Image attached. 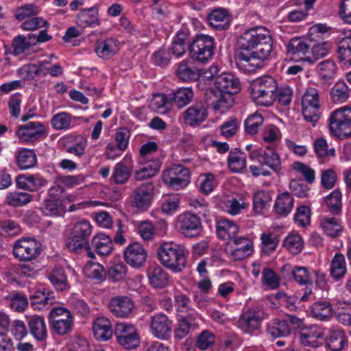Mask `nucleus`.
Returning <instances> with one entry per match:
<instances>
[{"label":"nucleus","mask_w":351,"mask_h":351,"mask_svg":"<svg viewBox=\"0 0 351 351\" xmlns=\"http://www.w3.org/2000/svg\"><path fill=\"white\" fill-rule=\"evenodd\" d=\"M31 306L39 311L48 308L56 302L54 293L45 288L37 289L30 296Z\"/></svg>","instance_id":"20"},{"label":"nucleus","mask_w":351,"mask_h":351,"mask_svg":"<svg viewBox=\"0 0 351 351\" xmlns=\"http://www.w3.org/2000/svg\"><path fill=\"white\" fill-rule=\"evenodd\" d=\"M233 104L234 98L232 95L221 93L217 101H216L213 108L215 111L224 113L233 106Z\"/></svg>","instance_id":"62"},{"label":"nucleus","mask_w":351,"mask_h":351,"mask_svg":"<svg viewBox=\"0 0 351 351\" xmlns=\"http://www.w3.org/2000/svg\"><path fill=\"white\" fill-rule=\"evenodd\" d=\"M154 185L151 182L141 184L133 192L132 206L142 211L147 210L154 198Z\"/></svg>","instance_id":"11"},{"label":"nucleus","mask_w":351,"mask_h":351,"mask_svg":"<svg viewBox=\"0 0 351 351\" xmlns=\"http://www.w3.org/2000/svg\"><path fill=\"white\" fill-rule=\"evenodd\" d=\"M271 201V197L267 192L261 191L256 193L253 197L254 211L258 214L263 213Z\"/></svg>","instance_id":"54"},{"label":"nucleus","mask_w":351,"mask_h":351,"mask_svg":"<svg viewBox=\"0 0 351 351\" xmlns=\"http://www.w3.org/2000/svg\"><path fill=\"white\" fill-rule=\"evenodd\" d=\"M147 276L150 285L154 288L162 289L169 285V274L159 265L149 267Z\"/></svg>","instance_id":"27"},{"label":"nucleus","mask_w":351,"mask_h":351,"mask_svg":"<svg viewBox=\"0 0 351 351\" xmlns=\"http://www.w3.org/2000/svg\"><path fill=\"white\" fill-rule=\"evenodd\" d=\"M296 282L301 285L311 287V280L308 269L304 267H295L291 271Z\"/></svg>","instance_id":"58"},{"label":"nucleus","mask_w":351,"mask_h":351,"mask_svg":"<svg viewBox=\"0 0 351 351\" xmlns=\"http://www.w3.org/2000/svg\"><path fill=\"white\" fill-rule=\"evenodd\" d=\"M114 334L118 343L126 349H132L139 344V338L136 330L131 324H117Z\"/></svg>","instance_id":"12"},{"label":"nucleus","mask_w":351,"mask_h":351,"mask_svg":"<svg viewBox=\"0 0 351 351\" xmlns=\"http://www.w3.org/2000/svg\"><path fill=\"white\" fill-rule=\"evenodd\" d=\"M228 164L231 171L240 172L246 167L245 154L237 148L231 149L228 158Z\"/></svg>","instance_id":"38"},{"label":"nucleus","mask_w":351,"mask_h":351,"mask_svg":"<svg viewBox=\"0 0 351 351\" xmlns=\"http://www.w3.org/2000/svg\"><path fill=\"white\" fill-rule=\"evenodd\" d=\"M49 318L54 331L60 335L67 334L72 328L73 317L69 310L62 307H56L51 310Z\"/></svg>","instance_id":"10"},{"label":"nucleus","mask_w":351,"mask_h":351,"mask_svg":"<svg viewBox=\"0 0 351 351\" xmlns=\"http://www.w3.org/2000/svg\"><path fill=\"white\" fill-rule=\"evenodd\" d=\"M276 101L283 106H289L293 97V90L289 86L278 87V90L274 93Z\"/></svg>","instance_id":"60"},{"label":"nucleus","mask_w":351,"mask_h":351,"mask_svg":"<svg viewBox=\"0 0 351 351\" xmlns=\"http://www.w3.org/2000/svg\"><path fill=\"white\" fill-rule=\"evenodd\" d=\"M235 51L236 64L245 71L261 67L273 49V40L269 31L261 26L246 30L237 40Z\"/></svg>","instance_id":"1"},{"label":"nucleus","mask_w":351,"mask_h":351,"mask_svg":"<svg viewBox=\"0 0 351 351\" xmlns=\"http://www.w3.org/2000/svg\"><path fill=\"white\" fill-rule=\"evenodd\" d=\"M320 224L324 232L332 238L337 237L341 231V226L335 217L323 218Z\"/></svg>","instance_id":"53"},{"label":"nucleus","mask_w":351,"mask_h":351,"mask_svg":"<svg viewBox=\"0 0 351 351\" xmlns=\"http://www.w3.org/2000/svg\"><path fill=\"white\" fill-rule=\"evenodd\" d=\"M162 181L169 187L179 190L189 183V170L182 165L172 166L163 172Z\"/></svg>","instance_id":"9"},{"label":"nucleus","mask_w":351,"mask_h":351,"mask_svg":"<svg viewBox=\"0 0 351 351\" xmlns=\"http://www.w3.org/2000/svg\"><path fill=\"white\" fill-rule=\"evenodd\" d=\"M42 210L45 215L48 216H61L65 213L61 198L49 196L45 199Z\"/></svg>","instance_id":"34"},{"label":"nucleus","mask_w":351,"mask_h":351,"mask_svg":"<svg viewBox=\"0 0 351 351\" xmlns=\"http://www.w3.org/2000/svg\"><path fill=\"white\" fill-rule=\"evenodd\" d=\"M267 317L262 308H250L240 315L238 326L244 333L252 335L261 328L263 320Z\"/></svg>","instance_id":"6"},{"label":"nucleus","mask_w":351,"mask_h":351,"mask_svg":"<svg viewBox=\"0 0 351 351\" xmlns=\"http://www.w3.org/2000/svg\"><path fill=\"white\" fill-rule=\"evenodd\" d=\"M5 298L9 300L10 307L14 312L22 313L28 307L27 298L18 291H13Z\"/></svg>","instance_id":"47"},{"label":"nucleus","mask_w":351,"mask_h":351,"mask_svg":"<svg viewBox=\"0 0 351 351\" xmlns=\"http://www.w3.org/2000/svg\"><path fill=\"white\" fill-rule=\"evenodd\" d=\"M175 228L186 238L192 239L200 234L202 232L200 217L190 212H185L176 218Z\"/></svg>","instance_id":"8"},{"label":"nucleus","mask_w":351,"mask_h":351,"mask_svg":"<svg viewBox=\"0 0 351 351\" xmlns=\"http://www.w3.org/2000/svg\"><path fill=\"white\" fill-rule=\"evenodd\" d=\"M134 303L128 295H117L110 298L108 304L110 311L116 317L128 318L134 309Z\"/></svg>","instance_id":"13"},{"label":"nucleus","mask_w":351,"mask_h":351,"mask_svg":"<svg viewBox=\"0 0 351 351\" xmlns=\"http://www.w3.org/2000/svg\"><path fill=\"white\" fill-rule=\"evenodd\" d=\"M193 91L191 88H180L169 93V99L173 106L182 108L186 106L193 97Z\"/></svg>","instance_id":"36"},{"label":"nucleus","mask_w":351,"mask_h":351,"mask_svg":"<svg viewBox=\"0 0 351 351\" xmlns=\"http://www.w3.org/2000/svg\"><path fill=\"white\" fill-rule=\"evenodd\" d=\"M294 199L289 192H284L278 196L274 210L281 216H287L293 209Z\"/></svg>","instance_id":"40"},{"label":"nucleus","mask_w":351,"mask_h":351,"mask_svg":"<svg viewBox=\"0 0 351 351\" xmlns=\"http://www.w3.org/2000/svg\"><path fill=\"white\" fill-rule=\"evenodd\" d=\"M28 331L38 341H44L47 339V324L43 316L38 315H25Z\"/></svg>","instance_id":"18"},{"label":"nucleus","mask_w":351,"mask_h":351,"mask_svg":"<svg viewBox=\"0 0 351 351\" xmlns=\"http://www.w3.org/2000/svg\"><path fill=\"white\" fill-rule=\"evenodd\" d=\"M337 52L340 62L351 65V36L343 38L339 42Z\"/></svg>","instance_id":"52"},{"label":"nucleus","mask_w":351,"mask_h":351,"mask_svg":"<svg viewBox=\"0 0 351 351\" xmlns=\"http://www.w3.org/2000/svg\"><path fill=\"white\" fill-rule=\"evenodd\" d=\"M217 234L219 239L234 241H252L255 237H240L235 239L238 233L239 228L233 221L228 219H221L217 222L216 225Z\"/></svg>","instance_id":"14"},{"label":"nucleus","mask_w":351,"mask_h":351,"mask_svg":"<svg viewBox=\"0 0 351 351\" xmlns=\"http://www.w3.org/2000/svg\"><path fill=\"white\" fill-rule=\"evenodd\" d=\"M331 99L335 103H343L349 96V88L343 81L337 82L330 90Z\"/></svg>","instance_id":"50"},{"label":"nucleus","mask_w":351,"mask_h":351,"mask_svg":"<svg viewBox=\"0 0 351 351\" xmlns=\"http://www.w3.org/2000/svg\"><path fill=\"white\" fill-rule=\"evenodd\" d=\"M147 258V252L141 243H131L124 251L125 261L134 268L141 267Z\"/></svg>","instance_id":"16"},{"label":"nucleus","mask_w":351,"mask_h":351,"mask_svg":"<svg viewBox=\"0 0 351 351\" xmlns=\"http://www.w3.org/2000/svg\"><path fill=\"white\" fill-rule=\"evenodd\" d=\"M326 204L330 213L339 214L341 210V193L338 190H334L326 197Z\"/></svg>","instance_id":"57"},{"label":"nucleus","mask_w":351,"mask_h":351,"mask_svg":"<svg viewBox=\"0 0 351 351\" xmlns=\"http://www.w3.org/2000/svg\"><path fill=\"white\" fill-rule=\"evenodd\" d=\"M249 89L257 105L270 106L276 101L274 93L278 90V84L274 77L265 75L252 80Z\"/></svg>","instance_id":"3"},{"label":"nucleus","mask_w":351,"mask_h":351,"mask_svg":"<svg viewBox=\"0 0 351 351\" xmlns=\"http://www.w3.org/2000/svg\"><path fill=\"white\" fill-rule=\"evenodd\" d=\"M33 200V195L27 192H9L6 196L5 203L12 207H22Z\"/></svg>","instance_id":"42"},{"label":"nucleus","mask_w":351,"mask_h":351,"mask_svg":"<svg viewBox=\"0 0 351 351\" xmlns=\"http://www.w3.org/2000/svg\"><path fill=\"white\" fill-rule=\"evenodd\" d=\"M194 319L191 315L182 317L178 321V327L175 330V337L178 339L185 338L190 332Z\"/></svg>","instance_id":"56"},{"label":"nucleus","mask_w":351,"mask_h":351,"mask_svg":"<svg viewBox=\"0 0 351 351\" xmlns=\"http://www.w3.org/2000/svg\"><path fill=\"white\" fill-rule=\"evenodd\" d=\"M214 49V38L206 34L196 35L188 46L191 59L202 64H206L212 59Z\"/></svg>","instance_id":"4"},{"label":"nucleus","mask_w":351,"mask_h":351,"mask_svg":"<svg viewBox=\"0 0 351 351\" xmlns=\"http://www.w3.org/2000/svg\"><path fill=\"white\" fill-rule=\"evenodd\" d=\"M83 271L88 278L100 282L104 281L106 278V271L99 263L90 261L85 265Z\"/></svg>","instance_id":"48"},{"label":"nucleus","mask_w":351,"mask_h":351,"mask_svg":"<svg viewBox=\"0 0 351 351\" xmlns=\"http://www.w3.org/2000/svg\"><path fill=\"white\" fill-rule=\"evenodd\" d=\"M119 49L118 40L109 38L103 40H97L95 51L99 58L108 60L114 56Z\"/></svg>","instance_id":"25"},{"label":"nucleus","mask_w":351,"mask_h":351,"mask_svg":"<svg viewBox=\"0 0 351 351\" xmlns=\"http://www.w3.org/2000/svg\"><path fill=\"white\" fill-rule=\"evenodd\" d=\"M313 146L316 156L319 158L334 157L335 155V149L334 148L328 149V143L323 138H317L314 142Z\"/></svg>","instance_id":"55"},{"label":"nucleus","mask_w":351,"mask_h":351,"mask_svg":"<svg viewBox=\"0 0 351 351\" xmlns=\"http://www.w3.org/2000/svg\"><path fill=\"white\" fill-rule=\"evenodd\" d=\"M18 166L21 169H27L34 167L36 164V155L34 150L24 149L19 152L16 156Z\"/></svg>","instance_id":"46"},{"label":"nucleus","mask_w":351,"mask_h":351,"mask_svg":"<svg viewBox=\"0 0 351 351\" xmlns=\"http://www.w3.org/2000/svg\"><path fill=\"white\" fill-rule=\"evenodd\" d=\"M171 325V321L162 313L154 315L150 323L153 335L162 339H168L170 336Z\"/></svg>","instance_id":"21"},{"label":"nucleus","mask_w":351,"mask_h":351,"mask_svg":"<svg viewBox=\"0 0 351 351\" xmlns=\"http://www.w3.org/2000/svg\"><path fill=\"white\" fill-rule=\"evenodd\" d=\"M42 64H28L18 70V73L23 76L25 80H34L37 76L45 77L48 74L47 68H43Z\"/></svg>","instance_id":"45"},{"label":"nucleus","mask_w":351,"mask_h":351,"mask_svg":"<svg viewBox=\"0 0 351 351\" xmlns=\"http://www.w3.org/2000/svg\"><path fill=\"white\" fill-rule=\"evenodd\" d=\"M302 114L305 121L315 125L321 117L319 91L315 88H308L302 99Z\"/></svg>","instance_id":"7"},{"label":"nucleus","mask_w":351,"mask_h":351,"mask_svg":"<svg viewBox=\"0 0 351 351\" xmlns=\"http://www.w3.org/2000/svg\"><path fill=\"white\" fill-rule=\"evenodd\" d=\"M300 320L294 316H290L289 319H274L267 326V332L274 339L285 337L290 335V323L297 324Z\"/></svg>","instance_id":"15"},{"label":"nucleus","mask_w":351,"mask_h":351,"mask_svg":"<svg viewBox=\"0 0 351 351\" xmlns=\"http://www.w3.org/2000/svg\"><path fill=\"white\" fill-rule=\"evenodd\" d=\"M330 133L339 138L351 136V108L344 106L333 110L328 120Z\"/></svg>","instance_id":"5"},{"label":"nucleus","mask_w":351,"mask_h":351,"mask_svg":"<svg viewBox=\"0 0 351 351\" xmlns=\"http://www.w3.org/2000/svg\"><path fill=\"white\" fill-rule=\"evenodd\" d=\"M184 114L186 123L190 125L204 121L208 115L207 110L202 102H195Z\"/></svg>","instance_id":"26"},{"label":"nucleus","mask_w":351,"mask_h":351,"mask_svg":"<svg viewBox=\"0 0 351 351\" xmlns=\"http://www.w3.org/2000/svg\"><path fill=\"white\" fill-rule=\"evenodd\" d=\"M312 50V57H307L306 60L309 62L315 61L326 56L329 53V48L326 43H320L313 44L311 46Z\"/></svg>","instance_id":"63"},{"label":"nucleus","mask_w":351,"mask_h":351,"mask_svg":"<svg viewBox=\"0 0 351 351\" xmlns=\"http://www.w3.org/2000/svg\"><path fill=\"white\" fill-rule=\"evenodd\" d=\"M156 254L161 264L173 273L182 272L186 267L189 252L183 245L162 243Z\"/></svg>","instance_id":"2"},{"label":"nucleus","mask_w":351,"mask_h":351,"mask_svg":"<svg viewBox=\"0 0 351 351\" xmlns=\"http://www.w3.org/2000/svg\"><path fill=\"white\" fill-rule=\"evenodd\" d=\"M176 73L179 80L189 82L197 80L201 75L200 70L193 66V62L189 60H184L178 64Z\"/></svg>","instance_id":"24"},{"label":"nucleus","mask_w":351,"mask_h":351,"mask_svg":"<svg viewBox=\"0 0 351 351\" xmlns=\"http://www.w3.org/2000/svg\"><path fill=\"white\" fill-rule=\"evenodd\" d=\"M263 122V117L261 114L250 115L245 121V130L249 134H255L258 132V128Z\"/></svg>","instance_id":"59"},{"label":"nucleus","mask_w":351,"mask_h":351,"mask_svg":"<svg viewBox=\"0 0 351 351\" xmlns=\"http://www.w3.org/2000/svg\"><path fill=\"white\" fill-rule=\"evenodd\" d=\"M48 279L53 286L58 291H64L69 288L64 270L62 267H56L47 275Z\"/></svg>","instance_id":"41"},{"label":"nucleus","mask_w":351,"mask_h":351,"mask_svg":"<svg viewBox=\"0 0 351 351\" xmlns=\"http://www.w3.org/2000/svg\"><path fill=\"white\" fill-rule=\"evenodd\" d=\"M128 271L127 266L122 262L113 264L108 269L109 278L119 281L124 278Z\"/></svg>","instance_id":"64"},{"label":"nucleus","mask_w":351,"mask_h":351,"mask_svg":"<svg viewBox=\"0 0 351 351\" xmlns=\"http://www.w3.org/2000/svg\"><path fill=\"white\" fill-rule=\"evenodd\" d=\"M207 19L209 25L216 30L226 29L230 25V18L224 9L213 10L208 15Z\"/></svg>","instance_id":"33"},{"label":"nucleus","mask_w":351,"mask_h":351,"mask_svg":"<svg viewBox=\"0 0 351 351\" xmlns=\"http://www.w3.org/2000/svg\"><path fill=\"white\" fill-rule=\"evenodd\" d=\"M93 331L97 339H109L112 335V328L110 320L104 317L97 318L93 326Z\"/></svg>","instance_id":"32"},{"label":"nucleus","mask_w":351,"mask_h":351,"mask_svg":"<svg viewBox=\"0 0 351 351\" xmlns=\"http://www.w3.org/2000/svg\"><path fill=\"white\" fill-rule=\"evenodd\" d=\"M131 176V170L122 162L115 165L112 179L117 184H123Z\"/></svg>","instance_id":"51"},{"label":"nucleus","mask_w":351,"mask_h":351,"mask_svg":"<svg viewBox=\"0 0 351 351\" xmlns=\"http://www.w3.org/2000/svg\"><path fill=\"white\" fill-rule=\"evenodd\" d=\"M93 232V227L87 220L76 222L71 232V241H88Z\"/></svg>","instance_id":"31"},{"label":"nucleus","mask_w":351,"mask_h":351,"mask_svg":"<svg viewBox=\"0 0 351 351\" xmlns=\"http://www.w3.org/2000/svg\"><path fill=\"white\" fill-rule=\"evenodd\" d=\"M326 347L331 351H341L348 343V339L343 330H331L325 338Z\"/></svg>","instance_id":"29"},{"label":"nucleus","mask_w":351,"mask_h":351,"mask_svg":"<svg viewBox=\"0 0 351 351\" xmlns=\"http://www.w3.org/2000/svg\"><path fill=\"white\" fill-rule=\"evenodd\" d=\"M130 135V131L126 128H121L115 134L116 145L110 143L106 147V154L108 158L113 159L115 156L120 155L119 153H113L116 149L122 152L128 147Z\"/></svg>","instance_id":"28"},{"label":"nucleus","mask_w":351,"mask_h":351,"mask_svg":"<svg viewBox=\"0 0 351 351\" xmlns=\"http://www.w3.org/2000/svg\"><path fill=\"white\" fill-rule=\"evenodd\" d=\"M215 85L223 93L237 94L241 90L239 80L230 73H223L215 77Z\"/></svg>","instance_id":"19"},{"label":"nucleus","mask_w":351,"mask_h":351,"mask_svg":"<svg viewBox=\"0 0 351 351\" xmlns=\"http://www.w3.org/2000/svg\"><path fill=\"white\" fill-rule=\"evenodd\" d=\"M323 338L324 332L322 329L316 325L304 327L300 333L301 343L308 347H319Z\"/></svg>","instance_id":"22"},{"label":"nucleus","mask_w":351,"mask_h":351,"mask_svg":"<svg viewBox=\"0 0 351 351\" xmlns=\"http://www.w3.org/2000/svg\"><path fill=\"white\" fill-rule=\"evenodd\" d=\"M316 71L320 79L330 83V81L336 77L337 66L333 60H324L317 64Z\"/></svg>","instance_id":"30"},{"label":"nucleus","mask_w":351,"mask_h":351,"mask_svg":"<svg viewBox=\"0 0 351 351\" xmlns=\"http://www.w3.org/2000/svg\"><path fill=\"white\" fill-rule=\"evenodd\" d=\"M41 252L40 243H15L13 248L14 256L21 261L35 258Z\"/></svg>","instance_id":"23"},{"label":"nucleus","mask_w":351,"mask_h":351,"mask_svg":"<svg viewBox=\"0 0 351 351\" xmlns=\"http://www.w3.org/2000/svg\"><path fill=\"white\" fill-rule=\"evenodd\" d=\"M262 155V158L259 159V162L261 165H265L276 173L280 171V158L274 147H267L263 150Z\"/></svg>","instance_id":"35"},{"label":"nucleus","mask_w":351,"mask_h":351,"mask_svg":"<svg viewBox=\"0 0 351 351\" xmlns=\"http://www.w3.org/2000/svg\"><path fill=\"white\" fill-rule=\"evenodd\" d=\"M313 316L320 321H327L332 316V308L327 302H317L312 306Z\"/></svg>","instance_id":"49"},{"label":"nucleus","mask_w":351,"mask_h":351,"mask_svg":"<svg viewBox=\"0 0 351 351\" xmlns=\"http://www.w3.org/2000/svg\"><path fill=\"white\" fill-rule=\"evenodd\" d=\"M330 276L336 280L341 279L346 274L345 258L342 254L337 253L330 263Z\"/></svg>","instance_id":"43"},{"label":"nucleus","mask_w":351,"mask_h":351,"mask_svg":"<svg viewBox=\"0 0 351 351\" xmlns=\"http://www.w3.org/2000/svg\"><path fill=\"white\" fill-rule=\"evenodd\" d=\"M308 41L312 42L308 36L307 38L304 39L301 38H293L291 39L287 45V52L291 55L306 54L311 47V45Z\"/></svg>","instance_id":"44"},{"label":"nucleus","mask_w":351,"mask_h":351,"mask_svg":"<svg viewBox=\"0 0 351 351\" xmlns=\"http://www.w3.org/2000/svg\"><path fill=\"white\" fill-rule=\"evenodd\" d=\"M45 132V125L38 121H31L21 126L16 134L22 142H34Z\"/></svg>","instance_id":"17"},{"label":"nucleus","mask_w":351,"mask_h":351,"mask_svg":"<svg viewBox=\"0 0 351 351\" xmlns=\"http://www.w3.org/2000/svg\"><path fill=\"white\" fill-rule=\"evenodd\" d=\"M161 162L158 158L147 161L142 167L134 172L136 180H142L154 176L160 170Z\"/></svg>","instance_id":"39"},{"label":"nucleus","mask_w":351,"mask_h":351,"mask_svg":"<svg viewBox=\"0 0 351 351\" xmlns=\"http://www.w3.org/2000/svg\"><path fill=\"white\" fill-rule=\"evenodd\" d=\"M32 46V43L28 41V39L23 35L15 36L12 42L13 48V54L18 56L28 50Z\"/></svg>","instance_id":"61"},{"label":"nucleus","mask_w":351,"mask_h":351,"mask_svg":"<svg viewBox=\"0 0 351 351\" xmlns=\"http://www.w3.org/2000/svg\"><path fill=\"white\" fill-rule=\"evenodd\" d=\"M77 24L84 28L88 26L95 27L99 24L97 10L93 7L82 10L77 14Z\"/></svg>","instance_id":"37"}]
</instances>
